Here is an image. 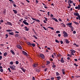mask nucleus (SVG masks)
<instances>
[{"instance_id": "obj_1", "label": "nucleus", "mask_w": 80, "mask_h": 80, "mask_svg": "<svg viewBox=\"0 0 80 80\" xmlns=\"http://www.w3.org/2000/svg\"><path fill=\"white\" fill-rule=\"evenodd\" d=\"M9 67L10 68H11L12 70H16L15 66L14 65H13L12 66H10Z\"/></svg>"}, {"instance_id": "obj_2", "label": "nucleus", "mask_w": 80, "mask_h": 80, "mask_svg": "<svg viewBox=\"0 0 80 80\" xmlns=\"http://www.w3.org/2000/svg\"><path fill=\"white\" fill-rule=\"evenodd\" d=\"M63 36L64 37H68V34H67V32H65V31H63Z\"/></svg>"}, {"instance_id": "obj_3", "label": "nucleus", "mask_w": 80, "mask_h": 80, "mask_svg": "<svg viewBox=\"0 0 80 80\" xmlns=\"http://www.w3.org/2000/svg\"><path fill=\"white\" fill-rule=\"evenodd\" d=\"M8 1H9V2H12L11 3H12L14 7H17V5H16L15 4H13L14 3V2L13 1H12V0H8Z\"/></svg>"}, {"instance_id": "obj_4", "label": "nucleus", "mask_w": 80, "mask_h": 80, "mask_svg": "<svg viewBox=\"0 0 80 80\" xmlns=\"http://www.w3.org/2000/svg\"><path fill=\"white\" fill-rule=\"evenodd\" d=\"M31 18L32 20H33V21H36L38 23H40V21L38 19H36L33 18Z\"/></svg>"}, {"instance_id": "obj_5", "label": "nucleus", "mask_w": 80, "mask_h": 80, "mask_svg": "<svg viewBox=\"0 0 80 80\" xmlns=\"http://www.w3.org/2000/svg\"><path fill=\"white\" fill-rule=\"evenodd\" d=\"M26 21L27 20H26L24 19L23 21V23H24V24L25 25H29V24L28 23V22H26Z\"/></svg>"}, {"instance_id": "obj_6", "label": "nucleus", "mask_w": 80, "mask_h": 80, "mask_svg": "<svg viewBox=\"0 0 80 80\" xmlns=\"http://www.w3.org/2000/svg\"><path fill=\"white\" fill-rule=\"evenodd\" d=\"M5 25H10L11 26H12V22H7V23H5Z\"/></svg>"}, {"instance_id": "obj_7", "label": "nucleus", "mask_w": 80, "mask_h": 80, "mask_svg": "<svg viewBox=\"0 0 80 80\" xmlns=\"http://www.w3.org/2000/svg\"><path fill=\"white\" fill-rule=\"evenodd\" d=\"M44 18L45 19V20H43V22L44 23H47V21H48V19H47V18L44 17Z\"/></svg>"}, {"instance_id": "obj_8", "label": "nucleus", "mask_w": 80, "mask_h": 80, "mask_svg": "<svg viewBox=\"0 0 80 80\" xmlns=\"http://www.w3.org/2000/svg\"><path fill=\"white\" fill-rule=\"evenodd\" d=\"M17 48H19L20 49H22V47L20 46V45L18 44L17 45Z\"/></svg>"}, {"instance_id": "obj_9", "label": "nucleus", "mask_w": 80, "mask_h": 80, "mask_svg": "<svg viewBox=\"0 0 80 80\" xmlns=\"http://www.w3.org/2000/svg\"><path fill=\"white\" fill-rule=\"evenodd\" d=\"M72 22L70 23H68L66 24L67 26H68V27H70V26H72Z\"/></svg>"}, {"instance_id": "obj_10", "label": "nucleus", "mask_w": 80, "mask_h": 80, "mask_svg": "<svg viewBox=\"0 0 80 80\" xmlns=\"http://www.w3.org/2000/svg\"><path fill=\"white\" fill-rule=\"evenodd\" d=\"M22 53L23 54H24V55H26V56H27V55H28V54H27V53L26 52L23 51H22Z\"/></svg>"}, {"instance_id": "obj_11", "label": "nucleus", "mask_w": 80, "mask_h": 80, "mask_svg": "<svg viewBox=\"0 0 80 80\" xmlns=\"http://www.w3.org/2000/svg\"><path fill=\"white\" fill-rule=\"evenodd\" d=\"M65 41L66 42V43L68 44L69 43H70V41H68V40L67 39H65Z\"/></svg>"}, {"instance_id": "obj_12", "label": "nucleus", "mask_w": 80, "mask_h": 80, "mask_svg": "<svg viewBox=\"0 0 80 80\" xmlns=\"http://www.w3.org/2000/svg\"><path fill=\"white\" fill-rule=\"evenodd\" d=\"M74 15L75 16H77V17H79V16H80V15H79V14L78 13H74Z\"/></svg>"}, {"instance_id": "obj_13", "label": "nucleus", "mask_w": 80, "mask_h": 80, "mask_svg": "<svg viewBox=\"0 0 80 80\" xmlns=\"http://www.w3.org/2000/svg\"><path fill=\"white\" fill-rule=\"evenodd\" d=\"M52 19L54 20L55 22H58V20L55 18H52Z\"/></svg>"}, {"instance_id": "obj_14", "label": "nucleus", "mask_w": 80, "mask_h": 80, "mask_svg": "<svg viewBox=\"0 0 80 80\" xmlns=\"http://www.w3.org/2000/svg\"><path fill=\"white\" fill-rule=\"evenodd\" d=\"M27 44L29 46H30V47L32 46V44H31V43L30 42H27Z\"/></svg>"}, {"instance_id": "obj_15", "label": "nucleus", "mask_w": 80, "mask_h": 80, "mask_svg": "<svg viewBox=\"0 0 80 80\" xmlns=\"http://www.w3.org/2000/svg\"><path fill=\"white\" fill-rule=\"evenodd\" d=\"M40 57H41V58H43V59L45 58V57H44V55H43L42 54H40Z\"/></svg>"}, {"instance_id": "obj_16", "label": "nucleus", "mask_w": 80, "mask_h": 80, "mask_svg": "<svg viewBox=\"0 0 80 80\" xmlns=\"http://www.w3.org/2000/svg\"><path fill=\"white\" fill-rule=\"evenodd\" d=\"M69 3L70 4H72V3H73V1L70 0L68 1V3Z\"/></svg>"}, {"instance_id": "obj_17", "label": "nucleus", "mask_w": 80, "mask_h": 80, "mask_svg": "<svg viewBox=\"0 0 80 80\" xmlns=\"http://www.w3.org/2000/svg\"><path fill=\"white\" fill-rule=\"evenodd\" d=\"M25 30L26 31H28L29 30V29H28L27 27H24Z\"/></svg>"}, {"instance_id": "obj_18", "label": "nucleus", "mask_w": 80, "mask_h": 80, "mask_svg": "<svg viewBox=\"0 0 80 80\" xmlns=\"http://www.w3.org/2000/svg\"><path fill=\"white\" fill-rule=\"evenodd\" d=\"M13 11L14 12V13L15 14H17V13H18V12H17V11L16 10H15L14 9H13Z\"/></svg>"}, {"instance_id": "obj_19", "label": "nucleus", "mask_w": 80, "mask_h": 80, "mask_svg": "<svg viewBox=\"0 0 80 80\" xmlns=\"http://www.w3.org/2000/svg\"><path fill=\"white\" fill-rule=\"evenodd\" d=\"M10 52L12 53V54H13V55H15V52H13V50H11L10 51Z\"/></svg>"}, {"instance_id": "obj_20", "label": "nucleus", "mask_w": 80, "mask_h": 80, "mask_svg": "<svg viewBox=\"0 0 80 80\" xmlns=\"http://www.w3.org/2000/svg\"><path fill=\"white\" fill-rule=\"evenodd\" d=\"M61 62L62 63H63L64 62V60H63V58H61Z\"/></svg>"}, {"instance_id": "obj_21", "label": "nucleus", "mask_w": 80, "mask_h": 80, "mask_svg": "<svg viewBox=\"0 0 80 80\" xmlns=\"http://www.w3.org/2000/svg\"><path fill=\"white\" fill-rule=\"evenodd\" d=\"M8 33L11 35H14V33L13 32H8Z\"/></svg>"}, {"instance_id": "obj_22", "label": "nucleus", "mask_w": 80, "mask_h": 80, "mask_svg": "<svg viewBox=\"0 0 80 80\" xmlns=\"http://www.w3.org/2000/svg\"><path fill=\"white\" fill-rule=\"evenodd\" d=\"M8 54L7 53V52H5L4 53V57H7V55Z\"/></svg>"}, {"instance_id": "obj_23", "label": "nucleus", "mask_w": 80, "mask_h": 80, "mask_svg": "<svg viewBox=\"0 0 80 80\" xmlns=\"http://www.w3.org/2000/svg\"><path fill=\"white\" fill-rule=\"evenodd\" d=\"M48 28H50L51 29V30H54V28H53L52 27H48Z\"/></svg>"}, {"instance_id": "obj_24", "label": "nucleus", "mask_w": 80, "mask_h": 80, "mask_svg": "<svg viewBox=\"0 0 80 80\" xmlns=\"http://www.w3.org/2000/svg\"><path fill=\"white\" fill-rule=\"evenodd\" d=\"M70 51L72 53H75V51L74 50H71Z\"/></svg>"}, {"instance_id": "obj_25", "label": "nucleus", "mask_w": 80, "mask_h": 80, "mask_svg": "<svg viewBox=\"0 0 80 80\" xmlns=\"http://www.w3.org/2000/svg\"><path fill=\"white\" fill-rule=\"evenodd\" d=\"M68 4L69 5V6H68L67 8H70V7H71V4H70V3H68Z\"/></svg>"}, {"instance_id": "obj_26", "label": "nucleus", "mask_w": 80, "mask_h": 80, "mask_svg": "<svg viewBox=\"0 0 80 80\" xmlns=\"http://www.w3.org/2000/svg\"><path fill=\"white\" fill-rule=\"evenodd\" d=\"M38 63H35L34 64V67H37V66H38Z\"/></svg>"}, {"instance_id": "obj_27", "label": "nucleus", "mask_w": 80, "mask_h": 80, "mask_svg": "<svg viewBox=\"0 0 80 80\" xmlns=\"http://www.w3.org/2000/svg\"><path fill=\"white\" fill-rule=\"evenodd\" d=\"M6 32H12V30H6Z\"/></svg>"}, {"instance_id": "obj_28", "label": "nucleus", "mask_w": 80, "mask_h": 80, "mask_svg": "<svg viewBox=\"0 0 80 80\" xmlns=\"http://www.w3.org/2000/svg\"><path fill=\"white\" fill-rule=\"evenodd\" d=\"M73 22L74 23H75L76 25H79V23H78V22H75V21H74Z\"/></svg>"}, {"instance_id": "obj_29", "label": "nucleus", "mask_w": 80, "mask_h": 80, "mask_svg": "<svg viewBox=\"0 0 80 80\" xmlns=\"http://www.w3.org/2000/svg\"><path fill=\"white\" fill-rule=\"evenodd\" d=\"M61 24L62 25V27H66V26L65 25L63 24V23H61Z\"/></svg>"}, {"instance_id": "obj_30", "label": "nucleus", "mask_w": 80, "mask_h": 80, "mask_svg": "<svg viewBox=\"0 0 80 80\" xmlns=\"http://www.w3.org/2000/svg\"><path fill=\"white\" fill-rule=\"evenodd\" d=\"M56 76H59V75H60V74L58 73V72H56Z\"/></svg>"}, {"instance_id": "obj_31", "label": "nucleus", "mask_w": 80, "mask_h": 80, "mask_svg": "<svg viewBox=\"0 0 80 80\" xmlns=\"http://www.w3.org/2000/svg\"><path fill=\"white\" fill-rule=\"evenodd\" d=\"M57 79H60L61 78V77L60 76H58L56 77Z\"/></svg>"}, {"instance_id": "obj_32", "label": "nucleus", "mask_w": 80, "mask_h": 80, "mask_svg": "<svg viewBox=\"0 0 80 80\" xmlns=\"http://www.w3.org/2000/svg\"><path fill=\"white\" fill-rule=\"evenodd\" d=\"M69 28H71V29H73V26H69Z\"/></svg>"}, {"instance_id": "obj_33", "label": "nucleus", "mask_w": 80, "mask_h": 80, "mask_svg": "<svg viewBox=\"0 0 80 80\" xmlns=\"http://www.w3.org/2000/svg\"><path fill=\"white\" fill-rule=\"evenodd\" d=\"M55 67H56V65H53L52 66V68H55Z\"/></svg>"}, {"instance_id": "obj_34", "label": "nucleus", "mask_w": 80, "mask_h": 80, "mask_svg": "<svg viewBox=\"0 0 80 80\" xmlns=\"http://www.w3.org/2000/svg\"><path fill=\"white\" fill-rule=\"evenodd\" d=\"M36 72H40V70L39 69H36Z\"/></svg>"}, {"instance_id": "obj_35", "label": "nucleus", "mask_w": 80, "mask_h": 80, "mask_svg": "<svg viewBox=\"0 0 80 80\" xmlns=\"http://www.w3.org/2000/svg\"><path fill=\"white\" fill-rule=\"evenodd\" d=\"M55 42H56V43H59V41L58 40H57V39L55 40Z\"/></svg>"}, {"instance_id": "obj_36", "label": "nucleus", "mask_w": 80, "mask_h": 80, "mask_svg": "<svg viewBox=\"0 0 80 80\" xmlns=\"http://www.w3.org/2000/svg\"><path fill=\"white\" fill-rule=\"evenodd\" d=\"M10 65H13V61L11 62L10 63Z\"/></svg>"}, {"instance_id": "obj_37", "label": "nucleus", "mask_w": 80, "mask_h": 80, "mask_svg": "<svg viewBox=\"0 0 80 80\" xmlns=\"http://www.w3.org/2000/svg\"><path fill=\"white\" fill-rule=\"evenodd\" d=\"M5 38H7L8 37V34H6Z\"/></svg>"}, {"instance_id": "obj_38", "label": "nucleus", "mask_w": 80, "mask_h": 80, "mask_svg": "<svg viewBox=\"0 0 80 80\" xmlns=\"http://www.w3.org/2000/svg\"><path fill=\"white\" fill-rule=\"evenodd\" d=\"M42 28H43L44 30H47V28H45V27H43V26H42Z\"/></svg>"}, {"instance_id": "obj_39", "label": "nucleus", "mask_w": 80, "mask_h": 80, "mask_svg": "<svg viewBox=\"0 0 80 80\" xmlns=\"http://www.w3.org/2000/svg\"><path fill=\"white\" fill-rule=\"evenodd\" d=\"M56 33H60V32L59 31H57L56 32Z\"/></svg>"}, {"instance_id": "obj_40", "label": "nucleus", "mask_w": 80, "mask_h": 80, "mask_svg": "<svg viewBox=\"0 0 80 80\" xmlns=\"http://www.w3.org/2000/svg\"><path fill=\"white\" fill-rule=\"evenodd\" d=\"M31 45H32V47H35V44H33V43Z\"/></svg>"}, {"instance_id": "obj_41", "label": "nucleus", "mask_w": 80, "mask_h": 80, "mask_svg": "<svg viewBox=\"0 0 80 80\" xmlns=\"http://www.w3.org/2000/svg\"><path fill=\"white\" fill-rule=\"evenodd\" d=\"M47 65L48 64H50V61H47Z\"/></svg>"}, {"instance_id": "obj_42", "label": "nucleus", "mask_w": 80, "mask_h": 80, "mask_svg": "<svg viewBox=\"0 0 80 80\" xmlns=\"http://www.w3.org/2000/svg\"><path fill=\"white\" fill-rule=\"evenodd\" d=\"M33 37H34V38H35L36 39H37V36H36L35 35H34L33 36Z\"/></svg>"}, {"instance_id": "obj_43", "label": "nucleus", "mask_w": 80, "mask_h": 80, "mask_svg": "<svg viewBox=\"0 0 80 80\" xmlns=\"http://www.w3.org/2000/svg\"><path fill=\"white\" fill-rule=\"evenodd\" d=\"M22 71H23V72H25V69L23 68L22 69Z\"/></svg>"}, {"instance_id": "obj_44", "label": "nucleus", "mask_w": 80, "mask_h": 80, "mask_svg": "<svg viewBox=\"0 0 80 80\" xmlns=\"http://www.w3.org/2000/svg\"><path fill=\"white\" fill-rule=\"evenodd\" d=\"M0 71L1 72H3V69H1L0 70Z\"/></svg>"}, {"instance_id": "obj_45", "label": "nucleus", "mask_w": 80, "mask_h": 80, "mask_svg": "<svg viewBox=\"0 0 80 80\" xmlns=\"http://www.w3.org/2000/svg\"><path fill=\"white\" fill-rule=\"evenodd\" d=\"M16 63L17 65H18V63H19V62L18 61H16Z\"/></svg>"}, {"instance_id": "obj_46", "label": "nucleus", "mask_w": 80, "mask_h": 80, "mask_svg": "<svg viewBox=\"0 0 80 80\" xmlns=\"http://www.w3.org/2000/svg\"><path fill=\"white\" fill-rule=\"evenodd\" d=\"M15 37H18V34H16L15 35Z\"/></svg>"}, {"instance_id": "obj_47", "label": "nucleus", "mask_w": 80, "mask_h": 80, "mask_svg": "<svg viewBox=\"0 0 80 80\" xmlns=\"http://www.w3.org/2000/svg\"><path fill=\"white\" fill-rule=\"evenodd\" d=\"M58 20L60 22H62V19H60V18H59L58 19Z\"/></svg>"}, {"instance_id": "obj_48", "label": "nucleus", "mask_w": 80, "mask_h": 80, "mask_svg": "<svg viewBox=\"0 0 80 80\" xmlns=\"http://www.w3.org/2000/svg\"><path fill=\"white\" fill-rule=\"evenodd\" d=\"M6 12V10H5L4 11H3V14H5Z\"/></svg>"}, {"instance_id": "obj_49", "label": "nucleus", "mask_w": 80, "mask_h": 80, "mask_svg": "<svg viewBox=\"0 0 80 80\" xmlns=\"http://www.w3.org/2000/svg\"><path fill=\"white\" fill-rule=\"evenodd\" d=\"M8 70H9V72H11V70H10V68H8Z\"/></svg>"}, {"instance_id": "obj_50", "label": "nucleus", "mask_w": 80, "mask_h": 80, "mask_svg": "<svg viewBox=\"0 0 80 80\" xmlns=\"http://www.w3.org/2000/svg\"><path fill=\"white\" fill-rule=\"evenodd\" d=\"M54 79H55V78L54 77H52V78H51V80H53Z\"/></svg>"}, {"instance_id": "obj_51", "label": "nucleus", "mask_w": 80, "mask_h": 80, "mask_svg": "<svg viewBox=\"0 0 80 80\" xmlns=\"http://www.w3.org/2000/svg\"><path fill=\"white\" fill-rule=\"evenodd\" d=\"M75 77L76 78H79V77H80V76H76Z\"/></svg>"}, {"instance_id": "obj_52", "label": "nucleus", "mask_w": 80, "mask_h": 80, "mask_svg": "<svg viewBox=\"0 0 80 80\" xmlns=\"http://www.w3.org/2000/svg\"><path fill=\"white\" fill-rule=\"evenodd\" d=\"M52 58H55V57H54V55H53L52 54Z\"/></svg>"}, {"instance_id": "obj_53", "label": "nucleus", "mask_w": 80, "mask_h": 80, "mask_svg": "<svg viewBox=\"0 0 80 80\" xmlns=\"http://www.w3.org/2000/svg\"><path fill=\"white\" fill-rule=\"evenodd\" d=\"M57 53H55V52H54L53 53V55H54V56H57L56 55V54Z\"/></svg>"}, {"instance_id": "obj_54", "label": "nucleus", "mask_w": 80, "mask_h": 80, "mask_svg": "<svg viewBox=\"0 0 80 80\" xmlns=\"http://www.w3.org/2000/svg\"><path fill=\"white\" fill-rule=\"evenodd\" d=\"M20 3L21 4V5H24V3H23L22 2H21Z\"/></svg>"}, {"instance_id": "obj_55", "label": "nucleus", "mask_w": 80, "mask_h": 80, "mask_svg": "<svg viewBox=\"0 0 80 80\" xmlns=\"http://www.w3.org/2000/svg\"><path fill=\"white\" fill-rule=\"evenodd\" d=\"M2 59V56H0V60H1Z\"/></svg>"}, {"instance_id": "obj_56", "label": "nucleus", "mask_w": 80, "mask_h": 80, "mask_svg": "<svg viewBox=\"0 0 80 80\" xmlns=\"http://www.w3.org/2000/svg\"><path fill=\"white\" fill-rule=\"evenodd\" d=\"M48 70V68H46L45 69L44 71L45 72H47V71Z\"/></svg>"}, {"instance_id": "obj_57", "label": "nucleus", "mask_w": 80, "mask_h": 80, "mask_svg": "<svg viewBox=\"0 0 80 80\" xmlns=\"http://www.w3.org/2000/svg\"><path fill=\"white\" fill-rule=\"evenodd\" d=\"M73 33H74V34H75L76 33V31H73Z\"/></svg>"}, {"instance_id": "obj_58", "label": "nucleus", "mask_w": 80, "mask_h": 80, "mask_svg": "<svg viewBox=\"0 0 80 80\" xmlns=\"http://www.w3.org/2000/svg\"><path fill=\"white\" fill-rule=\"evenodd\" d=\"M67 59L68 60H70V57H68L67 58Z\"/></svg>"}, {"instance_id": "obj_59", "label": "nucleus", "mask_w": 80, "mask_h": 80, "mask_svg": "<svg viewBox=\"0 0 80 80\" xmlns=\"http://www.w3.org/2000/svg\"><path fill=\"white\" fill-rule=\"evenodd\" d=\"M32 80H35V77H33Z\"/></svg>"}, {"instance_id": "obj_60", "label": "nucleus", "mask_w": 80, "mask_h": 80, "mask_svg": "<svg viewBox=\"0 0 80 80\" xmlns=\"http://www.w3.org/2000/svg\"><path fill=\"white\" fill-rule=\"evenodd\" d=\"M50 17H51V18H52L53 17V15L52 14H51V15H50Z\"/></svg>"}, {"instance_id": "obj_61", "label": "nucleus", "mask_w": 80, "mask_h": 80, "mask_svg": "<svg viewBox=\"0 0 80 80\" xmlns=\"http://www.w3.org/2000/svg\"><path fill=\"white\" fill-rule=\"evenodd\" d=\"M0 22L1 23H3V20H1Z\"/></svg>"}, {"instance_id": "obj_62", "label": "nucleus", "mask_w": 80, "mask_h": 80, "mask_svg": "<svg viewBox=\"0 0 80 80\" xmlns=\"http://www.w3.org/2000/svg\"><path fill=\"white\" fill-rule=\"evenodd\" d=\"M61 43V44H63V42L62 41H60Z\"/></svg>"}, {"instance_id": "obj_63", "label": "nucleus", "mask_w": 80, "mask_h": 80, "mask_svg": "<svg viewBox=\"0 0 80 80\" xmlns=\"http://www.w3.org/2000/svg\"><path fill=\"white\" fill-rule=\"evenodd\" d=\"M58 36L60 37L61 36V34H59L58 35Z\"/></svg>"}, {"instance_id": "obj_64", "label": "nucleus", "mask_w": 80, "mask_h": 80, "mask_svg": "<svg viewBox=\"0 0 80 80\" xmlns=\"http://www.w3.org/2000/svg\"><path fill=\"white\" fill-rule=\"evenodd\" d=\"M67 56H68V57H71V55L68 54L67 55Z\"/></svg>"}]
</instances>
